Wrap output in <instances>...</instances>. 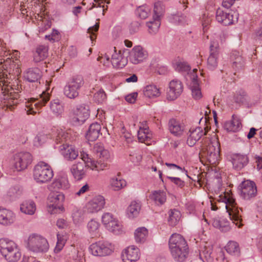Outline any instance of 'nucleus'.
I'll return each instance as SVG.
<instances>
[{"label":"nucleus","instance_id":"f257e3e1","mask_svg":"<svg viewBox=\"0 0 262 262\" xmlns=\"http://www.w3.org/2000/svg\"><path fill=\"white\" fill-rule=\"evenodd\" d=\"M0 252L8 262H17L21 257L19 246L8 238L0 239Z\"/></svg>","mask_w":262,"mask_h":262},{"label":"nucleus","instance_id":"f03ea898","mask_svg":"<svg viewBox=\"0 0 262 262\" xmlns=\"http://www.w3.org/2000/svg\"><path fill=\"white\" fill-rule=\"evenodd\" d=\"M220 200L225 203L226 211L232 223L238 227H241L242 226L241 214L233 194L228 192L224 193V195H220Z\"/></svg>","mask_w":262,"mask_h":262},{"label":"nucleus","instance_id":"7ed1b4c3","mask_svg":"<svg viewBox=\"0 0 262 262\" xmlns=\"http://www.w3.org/2000/svg\"><path fill=\"white\" fill-rule=\"evenodd\" d=\"M53 176V171L51 166L44 162H38L34 168L33 177L38 183L48 182L52 179Z\"/></svg>","mask_w":262,"mask_h":262},{"label":"nucleus","instance_id":"20e7f679","mask_svg":"<svg viewBox=\"0 0 262 262\" xmlns=\"http://www.w3.org/2000/svg\"><path fill=\"white\" fill-rule=\"evenodd\" d=\"M27 248L34 252H45L49 249V244L47 240L43 236L32 234L28 238Z\"/></svg>","mask_w":262,"mask_h":262},{"label":"nucleus","instance_id":"39448f33","mask_svg":"<svg viewBox=\"0 0 262 262\" xmlns=\"http://www.w3.org/2000/svg\"><path fill=\"white\" fill-rule=\"evenodd\" d=\"M206 151L207 159L209 163L215 164L220 158V144L215 135L210 138L206 147Z\"/></svg>","mask_w":262,"mask_h":262},{"label":"nucleus","instance_id":"423d86ee","mask_svg":"<svg viewBox=\"0 0 262 262\" xmlns=\"http://www.w3.org/2000/svg\"><path fill=\"white\" fill-rule=\"evenodd\" d=\"M90 116V108L86 104H80L73 110L70 116L71 122L75 125L82 124Z\"/></svg>","mask_w":262,"mask_h":262},{"label":"nucleus","instance_id":"0eeeda50","mask_svg":"<svg viewBox=\"0 0 262 262\" xmlns=\"http://www.w3.org/2000/svg\"><path fill=\"white\" fill-rule=\"evenodd\" d=\"M102 222L109 231L115 234H119L122 232V225L120 222L110 213H103L101 217Z\"/></svg>","mask_w":262,"mask_h":262},{"label":"nucleus","instance_id":"6e6552de","mask_svg":"<svg viewBox=\"0 0 262 262\" xmlns=\"http://www.w3.org/2000/svg\"><path fill=\"white\" fill-rule=\"evenodd\" d=\"M32 161L31 155L28 152H20L15 154L12 159L13 167L17 171H21L28 167Z\"/></svg>","mask_w":262,"mask_h":262},{"label":"nucleus","instance_id":"1a4fd4ad","mask_svg":"<svg viewBox=\"0 0 262 262\" xmlns=\"http://www.w3.org/2000/svg\"><path fill=\"white\" fill-rule=\"evenodd\" d=\"M239 194L245 200H250L257 194V187L255 183L250 180L243 182L239 186Z\"/></svg>","mask_w":262,"mask_h":262},{"label":"nucleus","instance_id":"9d476101","mask_svg":"<svg viewBox=\"0 0 262 262\" xmlns=\"http://www.w3.org/2000/svg\"><path fill=\"white\" fill-rule=\"evenodd\" d=\"M89 250L91 253L96 256H105L113 252L112 245L103 242H98L90 245Z\"/></svg>","mask_w":262,"mask_h":262},{"label":"nucleus","instance_id":"9b49d317","mask_svg":"<svg viewBox=\"0 0 262 262\" xmlns=\"http://www.w3.org/2000/svg\"><path fill=\"white\" fill-rule=\"evenodd\" d=\"M237 14L235 12L227 11H224L219 8L216 11V20L224 26H228L237 21Z\"/></svg>","mask_w":262,"mask_h":262},{"label":"nucleus","instance_id":"f8f14e48","mask_svg":"<svg viewBox=\"0 0 262 262\" xmlns=\"http://www.w3.org/2000/svg\"><path fill=\"white\" fill-rule=\"evenodd\" d=\"M220 55V48L218 42L212 40L210 45V55L207 59V68L213 71L217 67Z\"/></svg>","mask_w":262,"mask_h":262},{"label":"nucleus","instance_id":"ddd939ff","mask_svg":"<svg viewBox=\"0 0 262 262\" xmlns=\"http://www.w3.org/2000/svg\"><path fill=\"white\" fill-rule=\"evenodd\" d=\"M64 200V195L63 193L59 192H51L48 198L49 204V212L51 214L57 212V210L60 209L61 204Z\"/></svg>","mask_w":262,"mask_h":262},{"label":"nucleus","instance_id":"4468645a","mask_svg":"<svg viewBox=\"0 0 262 262\" xmlns=\"http://www.w3.org/2000/svg\"><path fill=\"white\" fill-rule=\"evenodd\" d=\"M188 246L184 238L180 234H172L169 239V247L171 255H176L178 250Z\"/></svg>","mask_w":262,"mask_h":262},{"label":"nucleus","instance_id":"2eb2a0df","mask_svg":"<svg viewBox=\"0 0 262 262\" xmlns=\"http://www.w3.org/2000/svg\"><path fill=\"white\" fill-rule=\"evenodd\" d=\"M80 156L85 166L93 170H102L107 167L106 163H101V161L95 162L87 152L84 151L80 152Z\"/></svg>","mask_w":262,"mask_h":262},{"label":"nucleus","instance_id":"dca6fc26","mask_svg":"<svg viewBox=\"0 0 262 262\" xmlns=\"http://www.w3.org/2000/svg\"><path fill=\"white\" fill-rule=\"evenodd\" d=\"M147 57L146 51L140 46L135 47L129 53V60L133 64H137L142 62Z\"/></svg>","mask_w":262,"mask_h":262},{"label":"nucleus","instance_id":"f3484780","mask_svg":"<svg viewBox=\"0 0 262 262\" xmlns=\"http://www.w3.org/2000/svg\"><path fill=\"white\" fill-rule=\"evenodd\" d=\"M105 200L101 195L95 196L86 205V209L89 213H96L101 210L104 206Z\"/></svg>","mask_w":262,"mask_h":262},{"label":"nucleus","instance_id":"a211bd4d","mask_svg":"<svg viewBox=\"0 0 262 262\" xmlns=\"http://www.w3.org/2000/svg\"><path fill=\"white\" fill-rule=\"evenodd\" d=\"M139 249L135 246L127 247L122 253V258L124 262H136L140 258Z\"/></svg>","mask_w":262,"mask_h":262},{"label":"nucleus","instance_id":"6ab92c4d","mask_svg":"<svg viewBox=\"0 0 262 262\" xmlns=\"http://www.w3.org/2000/svg\"><path fill=\"white\" fill-rule=\"evenodd\" d=\"M86 166L82 162L78 161L73 164L70 167V171L75 180L80 181L86 174Z\"/></svg>","mask_w":262,"mask_h":262},{"label":"nucleus","instance_id":"aec40b11","mask_svg":"<svg viewBox=\"0 0 262 262\" xmlns=\"http://www.w3.org/2000/svg\"><path fill=\"white\" fill-rule=\"evenodd\" d=\"M206 134V131L201 127L191 128L189 130V135L187 140V144L190 147L193 146Z\"/></svg>","mask_w":262,"mask_h":262},{"label":"nucleus","instance_id":"412c9836","mask_svg":"<svg viewBox=\"0 0 262 262\" xmlns=\"http://www.w3.org/2000/svg\"><path fill=\"white\" fill-rule=\"evenodd\" d=\"M93 152L97 157L103 161V163L107 164V162H111V155L108 150L104 149L102 143L95 144L93 147Z\"/></svg>","mask_w":262,"mask_h":262},{"label":"nucleus","instance_id":"4be33fe9","mask_svg":"<svg viewBox=\"0 0 262 262\" xmlns=\"http://www.w3.org/2000/svg\"><path fill=\"white\" fill-rule=\"evenodd\" d=\"M169 91L168 92L169 98H178L183 92L182 83L178 79L171 80L169 82Z\"/></svg>","mask_w":262,"mask_h":262},{"label":"nucleus","instance_id":"5701e85b","mask_svg":"<svg viewBox=\"0 0 262 262\" xmlns=\"http://www.w3.org/2000/svg\"><path fill=\"white\" fill-rule=\"evenodd\" d=\"M61 147V155L66 160L72 161L78 157V151L74 146L63 144Z\"/></svg>","mask_w":262,"mask_h":262},{"label":"nucleus","instance_id":"b1692460","mask_svg":"<svg viewBox=\"0 0 262 262\" xmlns=\"http://www.w3.org/2000/svg\"><path fill=\"white\" fill-rule=\"evenodd\" d=\"M233 167L236 170H240L248 163L249 159L246 155L235 154L231 157Z\"/></svg>","mask_w":262,"mask_h":262},{"label":"nucleus","instance_id":"393cba45","mask_svg":"<svg viewBox=\"0 0 262 262\" xmlns=\"http://www.w3.org/2000/svg\"><path fill=\"white\" fill-rule=\"evenodd\" d=\"M114 53L112 55V63L113 66L118 69H122L124 67L127 63V59L126 58L122 57L121 54V51L117 53L116 47L113 48Z\"/></svg>","mask_w":262,"mask_h":262},{"label":"nucleus","instance_id":"a878e982","mask_svg":"<svg viewBox=\"0 0 262 262\" xmlns=\"http://www.w3.org/2000/svg\"><path fill=\"white\" fill-rule=\"evenodd\" d=\"M101 128L100 124L97 122L91 124L86 132V138L90 141L96 140L100 134Z\"/></svg>","mask_w":262,"mask_h":262},{"label":"nucleus","instance_id":"bb28decb","mask_svg":"<svg viewBox=\"0 0 262 262\" xmlns=\"http://www.w3.org/2000/svg\"><path fill=\"white\" fill-rule=\"evenodd\" d=\"M230 60L232 68L236 70L242 69L244 66L245 60L238 51H233L231 53Z\"/></svg>","mask_w":262,"mask_h":262},{"label":"nucleus","instance_id":"cd10ccee","mask_svg":"<svg viewBox=\"0 0 262 262\" xmlns=\"http://www.w3.org/2000/svg\"><path fill=\"white\" fill-rule=\"evenodd\" d=\"M48 55V47L45 45H39L37 47L33 54V61L35 63L41 62L47 57Z\"/></svg>","mask_w":262,"mask_h":262},{"label":"nucleus","instance_id":"c85d7f7f","mask_svg":"<svg viewBox=\"0 0 262 262\" xmlns=\"http://www.w3.org/2000/svg\"><path fill=\"white\" fill-rule=\"evenodd\" d=\"M144 97L147 98H154L160 97L161 92L159 88L155 84L147 85L143 88Z\"/></svg>","mask_w":262,"mask_h":262},{"label":"nucleus","instance_id":"c756f323","mask_svg":"<svg viewBox=\"0 0 262 262\" xmlns=\"http://www.w3.org/2000/svg\"><path fill=\"white\" fill-rule=\"evenodd\" d=\"M242 127V123L239 118L233 115L232 120L225 123V128L228 132H236L239 130Z\"/></svg>","mask_w":262,"mask_h":262},{"label":"nucleus","instance_id":"7c9ffc66","mask_svg":"<svg viewBox=\"0 0 262 262\" xmlns=\"http://www.w3.org/2000/svg\"><path fill=\"white\" fill-rule=\"evenodd\" d=\"M14 219L15 216L12 211L0 208V224L8 225L13 223Z\"/></svg>","mask_w":262,"mask_h":262},{"label":"nucleus","instance_id":"2f4dec72","mask_svg":"<svg viewBox=\"0 0 262 262\" xmlns=\"http://www.w3.org/2000/svg\"><path fill=\"white\" fill-rule=\"evenodd\" d=\"M41 77V71L37 68H29L24 73L25 79L30 82L37 81Z\"/></svg>","mask_w":262,"mask_h":262},{"label":"nucleus","instance_id":"473e14b6","mask_svg":"<svg viewBox=\"0 0 262 262\" xmlns=\"http://www.w3.org/2000/svg\"><path fill=\"white\" fill-rule=\"evenodd\" d=\"M149 198L156 205L161 206L166 201V192L163 190H155L151 192Z\"/></svg>","mask_w":262,"mask_h":262},{"label":"nucleus","instance_id":"72a5a7b5","mask_svg":"<svg viewBox=\"0 0 262 262\" xmlns=\"http://www.w3.org/2000/svg\"><path fill=\"white\" fill-rule=\"evenodd\" d=\"M212 251V245L208 243H206L203 249L200 252V258L203 260H206L208 262H212L213 260Z\"/></svg>","mask_w":262,"mask_h":262},{"label":"nucleus","instance_id":"f704fd0d","mask_svg":"<svg viewBox=\"0 0 262 262\" xmlns=\"http://www.w3.org/2000/svg\"><path fill=\"white\" fill-rule=\"evenodd\" d=\"M168 127L170 132L176 136H180L184 130V126L176 119H171L169 121Z\"/></svg>","mask_w":262,"mask_h":262},{"label":"nucleus","instance_id":"c9c22d12","mask_svg":"<svg viewBox=\"0 0 262 262\" xmlns=\"http://www.w3.org/2000/svg\"><path fill=\"white\" fill-rule=\"evenodd\" d=\"M141 205L140 202L132 201L126 209V214L130 219L137 217L140 211Z\"/></svg>","mask_w":262,"mask_h":262},{"label":"nucleus","instance_id":"e433bc0d","mask_svg":"<svg viewBox=\"0 0 262 262\" xmlns=\"http://www.w3.org/2000/svg\"><path fill=\"white\" fill-rule=\"evenodd\" d=\"M20 209L25 214L33 215L36 209V205L33 201H25L21 204Z\"/></svg>","mask_w":262,"mask_h":262},{"label":"nucleus","instance_id":"4c0bfd02","mask_svg":"<svg viewBox=\"0 0 262 262\" xmlns=\"http://www.w3.org/2000/svg\"><path fill=\"white\" fill-rule=\"evenodd\" d=\"M54 189H68L70 187L68 179L66 176L60 177L55 180L51 185Z\"/></svg>","mask_w":262,"mask_h":262},{"label":"nucleus","instance_id":"58836bf2","mask_svg":"<svg viewBox=\"0 0 262 262\" xmlns=\"http://www.w3.org/2000/svg\"><path fill=\"white\" fill-rule=\"evenodd\" d=\"M212 225L223 232H227L230 229L229 222L226 219H214L212 221Z\"/></svg>","mask_w":262,"mask_h":262},{"label":"nucleus","instance_id":"ea45409f","mask_svg":"<svg viewBox=\"0 0 262 262\" xmlns=\"http://www.w3.org/2000/svg\"><path fill=\"white\" fill-rule=\"evenodd\" d=\"M53 132V138L57 144L63 143L67 141L68 138V134L63 129L56 128L54 130Z\"/></svg>","mask_w":262,"mask_h":262},{"label":"nucleus","instance_id":"a19ab883","mask_svg":"<svg viewBox=\"0 0 262 262\" xmlns=\"http://www.w3.org/2000/svg\"><path fill=\"white\" fill-rule=\"evenodd\" d=\"M168 20L170 23L176 25H182L186 22V16L180 12L170 14L168 16Z\"/></svg>","mask_w":262,"mask_h":262},{"label":"nucleus","instance_id":"79ce46f5","mask_svg":"<svg viewBox=\"0 0 262 262\" xmlns=\"http://www.w3.org/2000/svg\"><path fill=\"white\" fill-rule=\"evenodd\" d=\"M22 194V189L18 185L10 187L7 191L6 196L11 200L18 198Z\"/></svg>","mask_w":262,"mask_h":262},{"label":"nucleus","instance_id":"37998d69","mask_svg":"<svg viewBox=\"0 0 262 262\" xmlns=\"http://www.w3.org/2000/svg\"><path fill=\"white\" fill-rule=\"evenodd\" d=\"M135 239L137 243H144L148 235V230L144 227L137 228L135 231Z\"/></svg>","mask_w":262,"mask_h":262},{"label":"nucleus","instance_id":"c03bdc74","mask_svg":"<svg viewBox=\"0 0 262 262\" xmlns=\"http://www.w3.org/2000/svg\"><path fill=\"white\" fill-rule=\"evenodd\" d=\"M100 224L97 221L92 219L87 224L88 231L92 236H96L99 234Z\"/></svg>","mask_w":262,"mask_h":262},{"label":"nucleus","instance_id":"a18cd8bd","mask_svg":"<svg viewBox=\"0 0 262 262\" xmlns=\"http://www.w3.org/2000/svg\"><path fill=\"white\" fill-rule=\"evenodd\" d=\"M181 217V213L176 209H171L169 211L168 222L171 226H176L179 222Z\"/></svg>","mask_w":262,"mask_h":262},{"label":"nucleus","instance_id":"49530a36","mask_svg":"<svg viewBox=\"0 0 262 262\" xmlns=\"http://www.w3.org/2000/svg\"><path fill=\"white\" fill-rule=\"evenodd\" d=\"M226 251L230 254L239 256L240 254V249L237 243L234 241H230L225 247Z\"/></svg>","mask_w":262,"mask_h":262},{"label":"nucleus","instance_id":"de8ad7c7","mask_svg":"<svg viewBox=\"0 0 262 262\" xmlns=\"http://www.w3.org/2000/svg\"><path fill=\"white\" fill-rule=\"evenodd\" d=\"M188 254V247L187 246L184 248H182L178 250L176 255H171L173 258L177 262H184Z\"/></svg>","mask_w":262,"mask_h":262},{"label":"nucleus","instance_id":"09e8293b","mask_svg":"<svg viewBox=\"0 0 262 262\" xmlns=\"http://www.w3.org/2000/svg\"><path fill=\"white\" fill-rule=\"evenodd\" d=\"M50 108L56 115H60L63 110V106L60 99H53L50 102Z\"/></svg>","mask_w":262,"mask_h":262},{"label":"nucleus","instance_id":"8fccbe9b","mask_svg":"<svg viewBox=\"0 0 262 262\" xmlns=\"http://www.w3.org/2000/svg\"><path fill=\"white\" fill-rule=\"evenodd\" d=\"M165 12V6L161 1H157L155 3L154 8V18H160Z\"/></svg>","mask_w":262,"mask_h":262},{"label":"nucleus","instance_id":"3c124183","mask_svg":"<svg viewBox=\"0 0 262 262\" xmlns=\"http://www.w3.org/2000/svg\"><path fill=\"white\" fill-rule=\"evenodd\" d=\"M111 188L115 191H118L126 185V182L123 179L113 177L110 180Z\"/></svg>","mask_w":262,"mask_h":262},{"label":"nucleus","instance_id":"603ef678","mask_svg":"<svg viewBox=\"0 0 262 262\" xmlns=\"http://www.w3.org/2000/svg\"><path fill=\"white\" fill-rule=\"evenodd\" d=\"M160 19L152 17V20L147 23V26L150 34H156L158 32L161 24Z\"/></svg>","mask_w":262,"mask_h":262},{"label":"nucleus","instance_id":"864d4df0","mask_svg":"<svg viewBox=\"0 0 262 262\" xmlns=\"http://www.w3.org/2000/svg\"><path fill=\"white\" fill-rule=\"evenodd\" d=\"M152 137V135L149 130H139L138 132V138L140 142H144L146 144H149L148 142L150 141Z\"/></svg>","mask_w":262,"mask_h":262},{"label":"nucleus","instance_id":"5fc2aeb1","mask_svg":"<svg viewBox=\"0 0 262 262\" xmlns=\"http://www.w3.org/2000/svg\"><path fill=\"white\" fill-rule=\"evenodd\" d=\"M51 136L45 132H41L38 133L34 139V143L36 145L39 146L45 143L50 139Z\"/></svg>","mask_w":262,"mask_h":262},{"label":"nucleus","instance_id":"6e6d98bb","mask_svg":"<svg viewBox=\"0 0 262 262\" xmlns=\"http://www.w3.org/2000/svg\"><path fill=\"white\" fill-rule=\"evenodd\" d=\"M198 77H193L192 83L193 85L191 87L192 97L194 98H201L202 97L201 89L198 84Z\"/></svg>","mask_w":262,"mask_h":262},{"label":"nucleus","instance_id":"4d7b16f0","mask_svg":"<svg viewBox=\"0 0 262 262\" xmlns=\"http://www.w3.org/2000/svg\"><path fill=\"white\" fill-rule=\"evenodd\" d=\"M64 94L68 98H76L78 96L79 92L76 89L67 84L64 88Z\"/></svg>","mask_w":262,"mask_h":262},{"label":"nucleus","instance_id":"13d9d810","mask_svg":"<svg viewBox=\"0 0 262 262\" xmlns=\"http://www.w3.org/2000/svg\"><path fill=\"white\" fill-rule=\"evenodd\" d=\"M84 83L83 78L81 76L74 77L68 84L71 87L78 90L83 85Z\"/></svg>","mask_w":262,"mask_h":262},{"label":"nucleus","instance_id":"bf43d9fd","mask_svg":"<svg viewBox=\"0 0 262 262\" xmlns=\"http://www.w3.org/2000/svg\"><path fill=\"white\" fill-rule=\"evenodd\" d=\"M150 9L146 5L139 6L136 11V15L141 19H145L148 17Z\"/></svg>","mask_w":262,"mask_h":262},{"label":"nucleus","instance_id":"052dcab7","mask_svg":"<svg viewBox=\"0 0 262 262\" xmlns=\"http://www.w3.org/2000/svg\"><path fill=\"white\" fill-rule=\"evenodd\" d=\"M72 216L75 224L79 223L83 220V213L82 210L77 207H74L72 210Z\"/></svg>","mask_w":262,"mask_h":262},{"label":"nucleus","instance_id":"680f3d73","mask_svg":"<svg viewBox=\"0 0 262 262\" xmlns=\"http://www.w3.org/2000/svg\"><path fill=\"white\" fill-rule=\"evenodd\" d=\"M57 241L56 247L55 248V251L58 252L63 248L66 242L67 241L66 236L58 233L57 234Z\"/></svg>","mask_w":262,"mask_h":262},{"label":"nucleus","instance_id":"e2e57ef3","mask_svg":"<svg viewBox=\"0 0 262 262\" xmlns=\"http://www.w3.org/2000/svg\"><path fill=\"white\" fill-rule=\"evenodd\" d=\"M174 69L178 72H187L190 70V67L186 62H177L174 66Z\"/></svg>","mask_w":262,"mask_h":262},{"label":"nucleus","instance_id":"0e129e2a","mask_svg":"<svg viewBox=\"0 0 262 262\" xmlns=\"http://www.w3.org/2000/svg\"><path fill=\"white\" fill-rule=\"evenodd\" d=\"M30 105H27L28 107H30L31 109H33V106H35L36 108H38L40 106L45 105L47 103L48 100L49 99H40L39 101V99H30ZM28 103H30V102H28Z\"/></svg>","mask_w":262,"mask_h":262},{"label":"nucleus","instance_id":"69168bd1","mask_svg":"<svg viewBox=\"0 0 262 262\" xmlns=\"http://www.w3.org/2000/svg\"><path fill=\"white\" fill-rule=\"evenodd\" d=\"M0 79L4 84H6L10 83L11 80V75H10V71H8V70H5L0 73Z\"/></svg>","mask_w":262,"mask_h":262},{"label":"nucleus","instance_id":"338daca9","mask_svg":"<svg viewBox=\"0 0 262 262\" xmlns=\"http://www.w3.org/2000/svg\"><path fill=\"white\" fill-rule=\"evenodd\" d=\"M129 160L134 164L139 163L142 160V156L136 151H132L129 154Z\"/></svg>","mask_w":262,"mask_h":262},{"label":"nucleus","instance_id":"774afa93","mask_svg":"<svg viewBox=\"0 0 262 262\" xmlns=\"http://www.w3.org/2000/svg\"><path fill=\"white\" fill-rule=\"evenodd\" d=\"M51 21L49 20L45 19L42 20L39 26V31L41 32L45 31L51 27Z\"/></svg>","mask_w":262,"mask_h":262}]
</instances>
